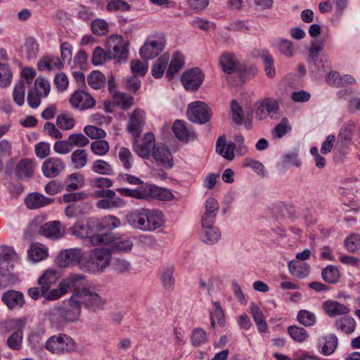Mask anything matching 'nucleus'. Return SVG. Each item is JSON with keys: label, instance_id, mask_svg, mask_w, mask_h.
<instances>
[{"label": "nucleus", "instance_id": "nucleus-22", "mask_svg": "<svg viewBox=\"0 0 360 360\" xmlns=\"http://www.w3.org/2000/svg\"><path fill=\"white\" fill-rule=\"evenodd\" d=\"M35 167L36 165L32 160L24 158L16 165L15 173L20 179L30 178L33 176Z\"/></svg>", "mask_w": 360, "mask_h": 360}, {"label": "nucleus", "instance_id": "nucleus-3", "mask_svg": "<svg viewBox=\"0 0 360 360\" xmlns=\"http://www.w3.org/2000/svg\"><path fill=\"white\" fill-rule=\"evenodd\" d=\"M98 224V219H90L86 224L75 223L70 231L75 237L87 239L91 245L97 246L103 244L108 238V234H94L93 226Z\"/></svg>", "mask_w": 360, "mask_h": 360}, {"label": "nucleus", "instance_id": "nucleus-59", "mask_svg": "<svg viewBox=\"0 0 360 360\" xmlns=\"http://www.w3.org/2000/svg\"><path fill=\"white\" fill-rule=\"evenodd\" d=\"M118 157L125 169H129L133 165V158L131 151L125 148L122 147L118 152Z\"/></svg>", "mask_w": 360, "mask_h": 360}, {"label": "nucleus", "instance_id": "nucleus-34", "mask_svg": "<svg viewBox=\"0 0 360 360\" xmlns=\"http://www.w3.org/2000/svg\"><path fill=\"white\" fill-rule=\"evenodd\" d=\"M223 71L227 74H232L238 68V60L236 56L231 53H224L219 60Z\"/></svg>", "mask_w": 360, "mask_h": 360}, {"label": "nucleus", "instance_id": "nucleus-41", "mask_svg": "<svg viewBox=\"0 0 360 360\" xmlns=\"http://www.w3.org/2000/svg\"><path fill=\"white\" fill-rule=\"evenodd\" d=\"M335 327L346 334H351L355 330L356 322L353 318L345 316L336 320Z\"/></svg>", "mask_w": 360, "mask_h": 360}, {"label": "nucleus", "instance_id": "nucleus-4", "mask_svg": "<svg viewBox=\"0 0 360 360\" xmlns=\"http://www.w3.org/2000/svg\"><path fill=\"white\" fill-rule=\"evenodd\" d=\"M82 305L79 294L74 292L68 300H64L62 305L56 307L55 310L57 311L63 321L75 322L80 316Z\"/></svg>", "mask_w": 360, "mask_h": 360}, {"label": "nucleus", "instance_id": "nucleus-63", "mask_svg": "<svg viewBox=\"0 0 360 360\" xmlns=\"http://www.w3.org/2000/svg\"><path fill=\"white\" fill-rule=\"evenodd\" d=\"M91 31L98 35H104L109 31L108 22L103 19H96L91 22Z\"/></svg>", "mask_w": 360, "mask_h": 360}, {"label": "nucleus", "instance_id": "nucleus-8", "mask_svg": "<svg viewBox=\"0 0 360 360\" xmlns=\"http://www.w3.org/2000/svg\"><path fill=\"white\" fill-rule=\"evenodd\" d=\"M109 59L119 58V62L125 61L128 57V44L121 35L110 36L105 44Z\"/></svg>", "mask_w": 360, "mask_h": 360}, {"label": "nucleus", "instance_id": "nucleus-49", "mask_svg": "<svg viewBox=\"0 0 360 360\" xmlns=\"http://www.w3.org/2000/svg\"><path fill=\"white\" fill-rule=\"evenodd\" d=\"M68 139L72 149L75 147L82 149L89 143L88 138L82 133L71 134L68 136Z\"/></svg>", "mask_w": 360, "mask_h": 360}, {"label": "nucleus", "instance_id": "nucleus-10", "mask_svg": "<svg viewBox=\"0 0 360 360\" xmlns=\"http://www.w3.org/2000/svg\"><path fill=\"white\" fill-rule=\"evenodd\" d=\"M211 115L209 107L202 101L192 102L188 106L187 116L193 122L204 124L210 120Z\"/></svg>", "mask_w": 360, "mask_h": 360}, {"label": "nucleus", "instance_id": "nucleus-26", "mask_svg": "<svg viewBox=\"0 0 360 360\" xmlns=\"http://www.w3.org/2000/svg\"><path fill=\"white\" fill-rule=\"evenodd\" d=\"M63 67L62 61L58 56H45L42 57L37 63L38 70L40 71L57 70H60Z\"/></svg>", "mask_w": 360, "mask_h": 360}, {"label": "nucleus", "instance_id": "nucleus-2", "mask_svg": "<svg viewBox=\"0 0 360 360\" xmlns=\"http://www.w3.org/2000/svg\"><path fill=\"white\" fill-rule=\"evenodd\" d=\"M111 259L112 255L109 249H92L86 252V262L83 263L82 270L90 274L101 273L110 266Z\"/></svg>", "mask_w": 360, "mask_h": 360}, {"label": "nucleus", "instance_id": "nucleus-57", "mask_svg": "<svg viewBox=\"0 0 360 360\" xmlns=\"http://www.w3.org/2000/svg\"><path fill=\"white\" fill-rule=\"evenodd\" d=\"M345 246L349 252H354L360 250V235L352 233L345 240Z\"/></svg>", "mask_w": 360, "mask_h": 360}, {"label": "nucleus", "instance_id": "nucleus-40", "mask_svg": "<svg viewBox=\"0 0 360 360\" xmlns=\"http://www.w3.org/2000/svg\"><path fill=\"white\" fill-rule=\"evenodd\" d=\"M169 60V56L167 53L162 55L155 60L151 70L152 75L155 78L160 79L162 77L168 65Z\"/></svg>", "mask_w": 360, "mask_h": 360}, {"label": "nucleus", "instance_id": "nucleus-5", "mask_svg": "<svg viewBox=\"0 0 360 360\" xmlns=\"http://www.w3.org/2000/svg\"><path fill=\"white\" fill-rule=\"evenodd\" d=\"M76 293L79 294L82 304L91 311L102 310L106 304V300L98 294L95 287H82Z\"/></svg>", "mask_w": 360, "mask_h": 360}, {"label": "nucleus", "instance_id": "nucleus-48", "mask_svg": "<svg viewBox=\"0 0 360 360\" xmlns=\"http://www.w3.org/2000/svg\"><path fill=\"white\" fill-rule=\"evenodd\" d=\"M18 259V255L12 247L2 246L0 248V264L1 268H3L5 262L17 261Z\"/></svg>", "mask_w": 360, "mask_h": 360}, {"label": "nucleus", "instance_id": "nucleus-58", "mask_svg": "<svg viewBox=\"0 0 360 360\" xmlns=\"http://www.w3.org/2000/svg\"><path fill=\"white\" fill-rule=\"evenodd\" d=\"M275 46L278 51L283 55L291 57L294 53V49L291 41L284 39H278L275 41Z\"/></svg>", "mask_w": 360, "mask_h": 360}, {"label": "nucleus", "instance_id": "nucleus-33", "mask_svg": "<svg viewBox=\"0 0 360 360\" xmlns=\"http://www.w3.org/2000/svg\"><path fill=\"white\" fill-rule=\"evenodd\" d=\"M338 343V340L335 335H328L322 339V342L320 341V352L325 356H329L335 352L337 348Z\"/></svg>", "mask_w": 360, "mask_h": 360}, {"label": "nucleus", "instance_id": "nucleus-16", "mask_svg": "<svg viewBox=\"0 0 360 360\" xmlns=\"http://www.w3.org/2000/svg\"><path fill=\"white\" fill-rule=\"evenodd\" d=\"M146 120V113L143 110L136 109L129 117L127 131L135 139H138L142 131Z\"/></svg>", "mask_w": 360, "mask_h": 360}, {"label": "nucleus", "instance_id": "nucleus-23", "mask_svg": "<svg viewBox=\"0 0 360 360\" xmlns=\"http://www.w3.org/2000/svg\"><path fill=\"white\" fill-rule=\"evenodd\" d=\"M49 256V249L43 244L35 243L30 245L27 250L28 259L37 263L46 259Z\"/></svg>", "mask_w": 360, "mask_h": 360}, {"label": "nucleus", "instance_id": "nucleus-11", "mask_svg": "<svg viewBox=\"0 0 360 360\" xmlns=\"http://www.w3.org/2000/svg\"><path fill=\"white\" fill-rule=\"evenodd\" d=\"M165 42L157 36H150L139 51L140 56L145 60L157 56L164 49Z\"/></svg>", "mask_w": 360, "mask_h": 360}, {"label": "nucleus", "instance_id": "nucleus-37", "mask_svg": "<svg viewBox=\"0 0 360 360\" xmlns=\"http://www.w3.org/2000/svg\"><path fill=\"white\" fill-rule=\"evenodd\" d=\"M84 276L81 274H72L68 278L63 279L60 283L65 290L66 293L74 290L75 292L79 291L82 281Z\"/></svg>", "mask_w": 360, "mask_h": 360}, {"label": "nucleus", "instance_id": "nucleus-54", "mask_svg": "<svg viewBox=\"0 0 360 360\" xmlns=\"http://www.w3.org/2000/svg\"><path fill=\"white\" fill-rule=\"evenodd\" d=\"M110 150V145L107 141L98 140L91 143V150L98 156L105 155Z\"/></svg>", "mask_w": 360, "mask_h": 360}, {"label": "nucleus", "instance_id": "nucleus-55", "mask_svg": "<svg viewBox=\"0 0 360 360\" xmlns=\"http://www.w3.org/2000/svg\"><path fill=\"white\" fill-rule=\"evenodd\" d=\"M105 82L103 75L99 71H93L87 77L88 84L94 89H101Z\"/></svg>", "mask_w": 360, "mask_h": 360}, {"label": "nucleus", "instance_id": "nucleus-17", "mask_svg": "<svg viewBox=\"0 0 360 360\" xmlns=\"http://www.w3.org/2000/svg\"><path fill=\"white\" fill-rule=\"evenodd\" d=\"M204 80V75L199 68L186 71L181 77V82L187 90L195 91L199 89Z\"/></svg>", "mask_w": 360, "mask_h": 360}, {"label": "nucleus", "instance_id": "nucleus-14", "mask_svg": "<svg viewBox=\"0 0 360 360\" xmlns=\"http://www.w3.org/2000/svg\"><path fill=\"white\" fill-rule=\"evenodd\" d=\"M65 227L60 221H51L42 224L39 233L47 238L58 240L64 236Z\"/></svg>", "mask_w": 360, "mask_h": 360}, {"label": "nucleus", "instance_id": "nucleus-32", "mask_svg": "<svg viewBox=\"0 0 360 360\" xmlns=\"http://www.w3.org/2000/svg\"><path fill=\"white\" fill-rule=\"evenodd\" d=\"M290 273L297 278H304L307 277L310 271V266L308 264L297 260H292L288 264Z\"/></svg>", "mask_w": 360, "mask_h": 360}, {"label": "nucleus", "instance_id": "nucleus-7", "mask_svg": "<svg viewBox=\"0 0 360 360\" xmlns=\"http://www.w3.org/2000/svg\"><path fill=\"white\" fill-rule=\"evenodd\" d=\"M45 348L51 353L63 354L75 351L77 345L69 335L60 334L50 337L45 343Z\"/></svg>", "mask_w": 360, "mask_h": 360}, {"label": "nucleus", "instance_id": "nucleus-35", "mask_svg": "<svg viewBox=\"0 0 360 360\" xmlns=\"http://www.w3.org/2000/svg\"><path fill=\"white\" fill-rule=\"evenodd\" d=\"M211 326L215 328L217 323L222 326L225 321L224 311L219 302H212V309L210 311Z\"/></svg>", "mask_w": 360, "mask_h": 360}, {"label": "nucleus", "instance_id": "nucleus-46", "mask_svg": "<svg viewBox=\"0 0 360 360\" xmlns=\"http://www.w3.org/2000/svg\"><path fill=\"white\" fill-rule=\"evenodd\" d=\"M57 127L63 130H70L75 125L74 117L68 113H60L56 117Z\"/></svg>", "mask_w": 360, "mask_h": 360}, {"label": "nucleus", "instance_id": "nucleus-19", "mask_svg": "<svg viewBox=\"0 0 360 360\" xmlns=\"http://www.w3.org/2000/svg\"><path fill=\"white\" fill-rule=\"evenodd\" d=\"M2 302L9 309L21 308L25 304L23 294L17 290H8L1 297Z\"/></svg>", "mask_w": 360, "mask_h": 360}, {"label": "nucleus", "instance_id": "nucleus-51", "mask_svg": "<svg viewBox=\"0 0 360 360\" xmlns=\"http://www.w3.org/2000/svg\"><path fill=\"white\" fill-rule=\"evenodd\" d=\"M173 274V266H168L162 269L160 278L165 288L172 289L173 288L175 282Z\"/></svg>", "mask_w": 360, "mask_h": 360}, {"label": "nucleus", "instance_id": "nucleus-28", "mask_svg": "<svg viewBox=\"0 0 360 360\" xmlns=\"http://www.w3.org/2000/svg\"><path fill=\"white\" fill-rule=\"evenodd\" d=\"M235 147L233 143H226V138L221 136L217 141L216 151L226 160H232L234 158Z\"/></svg>", "mask_w": 360, "mask_h": 360}, {"label": "nucleus", "instance_id": "nucleus-6", "mask_svg": "<svg viewBox=\"0 0 360 360\" xmlns=\"http://www.w3.org/2000/svg\"><path fill=\"white\" fill-rule=\"evenodd\" d=\"M86 252L78 248L66 249L61 251L56 259V264L61 268H68L77 265L82 270L84 262H86Z\"/></svg>", "mask_w": 360, "mask_h": 360}, {"label": "nucleus", "instance_id": "nucleus-12", "mask_svg": "<svg viewBox=\"0 0 360 360\" xmlns=\"http://www.w3.org/2000/svg\"><path fill=\"white\" fill-rule=\"evenodd\" d=\"M143 200L155 199L161 201H169L174 198L172 191L167 188L159 187L153 184L143 185Z\"/></svg>", "mask_w": 360, "mask_h": 360}, {"label": "nucleus", "instance_id": "nucleus-62", "mask_svg": "<svg viewBox=\"0 0 360 360\" xmlns=\"http://www.w3.org/2000/svg\"><path fill=\"white\" fill-rule=\"evenodd\" d=\"M25 51L28 58L36 57L39 51V44L33 37H29L26 39L24 45Z\"/></svg>", "mask_w": 360, "mask_h": 360}, {"label": "nucleus", "instance_id": "nucleus-45", "mask_svg": "<svg viewBox=\"0 0 360 360\" xmlns=\"http://www.w3.org/2000/svg\"><path fill=\"white\" fill-rule=\"evenodd\" d=\"M112 96L113 103L123 110L129 109L134 103L133 97L126 94L117 91Z\"/></svg>", "mask_w": 360, "mask_h": 360}, {"label": "nucleus", "instance_id": "nucleus-24", "mask_svg": "<svg viewBox=\"0 0 360 360\" xmlns=\"http://www.w3.org/2000/svg\"><path fill=\"white\" fill-rule=\"evenodd\" d=\"M172 131L175 136L181 141H188L195 137L193 131L187 127L184 122L179 120L173 124Z\"/></svg>", "mask_w": 360, "mask_h": 360}, {"label": "nucleus", "instance_id": "nucleus-9", "mask_svg": "<svg viewBox=\"0 0 360 360\" xmlns=\"http://www.w3.org/2000/svg\"><path fill=\"white\" fill-rule=\"evenodd\" d=\"M255 115L259 120H264L268 117L271 119L278 117L280 110L279 103L274 97H265L257 101Z\"/></svg>", "mask_w": 360, "mask_h": 360}, {"label": "nucleus", "instance_id": "nucleus-64", "mask_svg": "<svg viewBox=\"0 0 360 360\" xmlns=\"http://www.w3.org/2000/svg\"><path fill=\"white\" fill-rule=\"evenodd\" d=\"M148 64L139 60H133L131 62V71L133 75L144 76L148 70Z\"/></svg>", "mask_w": 360, "mask_h": 360}, {"label": "nucleus", "instance_id": "nucleus-43", "mask_svg": "<svg viewBox=\"0 0 360 360\" xmlns=\"http://www.w3.org/2000/svg\"><path fill=\"white\" fill-rule=\"evenodd\" d=\"M288 333L290 337L295 341L299 343L305 342L309 338L307 331L297 326H290L287 329Z\"/></svg>", "mask_w": 360, "mask_h": 360}, {"label": "nucleus", "instance_id": "nucleus-25", "mask_svg": "<svg viewBox=\"0 0 360 360\" xmlns=\"http://www.w3.org/2000/svg\"><path fill=\"white\" fill-rule=\"evenodd\" d=\"M105 243H109L113 250L118 252H127L131 251L133 247V242L129 237H119L110 239V236L108 235L107 240L103 244Z\"/></svg>", "mask_w": 360, "mask_h": 360}, {"label": "nucleus", "instance_id": "nucleus-39", "mask_svg": "<svg viewBox=\"0 0 360 360\" xmlns=\"http://www.w3.org/2000/svg\"><path fill=\"white\" fill-rule=\"evenodd\" d=\"M88 161L87 152L84 149H77L70 155V162L76 169L85 167Z\"/></svg>", "mask_w": 360, "mask_h": 360}, {"label": "nucleus", "instance_id": "nucleus-29", "mask_svg": "<svg viewBox=\"0 0 360 360\" xmlns=\"http://www.w3.org/2000/svg\"><path fill=\"white\" fill-rule=\"evenodd\" d=\"M65 190L72 192L84 187L85 184L84 176L80 172H74L69 174L65 181Z\"/></svg>", "mask_w": 360, "mask_h": 360}, {"label": "nucleus", "instance_id": "nucleus-27", "mask_svg": "<svg viewBox=\"0 0 360 360\" xmlns=\"http://www.w3.org/2000/svg\"><path fill=\"white\" fill-rule=\"evenodd\" d=\"M53 199L46 198L39 193H31L25 200L26 206L30 209H38L51 204Z\"/></svg>", "mask_w": 360, "mask_h": 360}, {"label": "nucleus", "instance_id": "nucleus-44", "mask_svg": "<svg viewBox=\"0 0 360 360\" xmlns=\"http://www.w3.org/2000/svg\"><path fill=\"white\" fill-rule=\"evenodd\" d=\"M91 170L94 173L102 175H112L114 169L112 165L106 161L99 159L93 162Z\"/></svg>", "mask_w": 360, "mask_h": 360}, {"label": "nucleus", "instance_id": "nucleus-15", "mask_svg": "<svg viewBox=\"0 0 360 360\" xmlns=\"http://www.w3.org/2000/svg\"><path fill=\"white\" fill-rule=\"evenodd\" d=\"M155 139L152 133H146L141 141H136L134 144V151L143 158H148L156 148Z\"/></svg>", "mask_w": 360, "mask_h": 360}, {"label": "nucleus", "instance_id": "nucleus-1", "mask_svg": "<svg viewBox=\"0 0 360 360\" xmlns=\"http://www.w3.org/2000/svg\"><path fill=\"white\" fill-rule=\"evenodd\" d=\"M125 223L135 230L154 232L164 226L165 218L160 210L139 207L126 214Z\"/></svg>", "mask_w": 360, "mask_h": 360}, {"label": "nucleus", "instance_id": "nucleus-42", "mask_svg": "<svg viewBox=\"0 0 360 360\" xmlns=\"http://www.w3.org/2000/svg\"><path fill=\"white\" fill-rule=\"evenodd\" d=\"M57 280L56 271L53 269H47L38 279V284L44 290H48Z\"/></svg>", "mask_w": 360, "mask_h": 360}, {"label": "nucleus", "instance_id": "nucleus-56", "mask_svg": "<svg viewBox=\"0 0 360 360\" xmlns=\"http://www.w3.org/2000/svg\"><path fill=\"white\" fill-rule=\"evenodd\" d=\"M208 340L207 333L200 328L193 330L191 335V343L195 347H200Z\"/></svg>", "mask_w": 360, "mask_h": 360}, {"label": "nucleus", "instance_id": "nucleus-52", "mask_svg": "<svg viewBox=\"0 0 360 360\" xmlns=\"http://www.w3.org/2000/svg\"><path fill=\"white\" fill-rule=\"evenodd\" d=\"M25 82L21 79L15 84L13 89V100L20 106L22 105L25 101Z\"/></svg>", "mask_w": 360, "mask_h": 360}, {"label": "nucleus", "instance_id": "nucleus-20", "mask_svg": "<svg viewBox=\"0 0 360 360\" xmlns=\"http://www.w3.org/2000/svg\"><path fill=\"white\" fill-rule=\"evenodd\" d=\"M153 157L155 162L165 168L173 166V158L170 150L164 145L157 146L153 150Z\"/></svg>", "mask_w": 360, "mask_h": 360}, {"label": "nucleus", "instance_id": "nucleus-13", "mask_svg": "<svg viewBox=\"0 0 360 360\" xmlns=\"http://www.w3.org/2000/svg\"><path fill=\"white\" fill-rule=\"evenodd\" d=\"M70 103L74 108L85 110L94 107L96 101L89 93L82 90H77L70 96Z\"/></svg>", "mask_w": 360, "mask_h": 360}, {"label": "nucleus", "instance_id": "nucleus-31", "mask_svg": "<svg viewBox=\"0 0 360 360\" xmlns=\"http://www.w3.org/2000/svg\"><path fill=\"white\" fill-rule=\"evenodd\" d=\"M184 65V57L183 54L179 51L175 52L166 71V77L168 79H172L174 75L183 68Z\"/></svg>", "mask_w": 360, "mask_h": 360}, {"label": "nucleus", "instance_id": "nucleus-30", "mask_svg": "<svg viewBox=\"0 0 360 360\" xmlns=\"http://www.w3.org/2000/svg\"><path fill=\"white\" fill-rule=\"evenodd\" d=\"M201 238L203 243L207 245H214L221 238V231L215 226L202 228Z\"/></svg>", "mask_w": 360, "mask_h": 360}, {"label": "nucleus", "instance_id": "nucleus-61", "mask_svg": "<svg viewBox=\"0 0 360 360\" xmlns=\"http://www.w3.org/2000/svg\"><path fill=\"white\" fill-rule=\"evenodd\" d=\"M129 9V4L124 0H111L106 5V10L109 12H122Z\"/></svg>", "mask_w": 360, "mask_h": 360}, {"label": "nucleus", "instance_id": "nucleus-38", "mask_svg": "<svg viewBox=\"0 0 360 360\" xmlns=\"http://www.w3.org/2000/svg\"><path fill=\"white\" fill-rule=\"evenodd\" d=\"M26 323L27 319L25 318L9 319L1 323V328L6 333L18 331L22 333Z\"/></svg>", "mask_w": 360, "mask_h": 360}, {"label": "nucleus", "instance_id": "nucleus-36", "mask_svg": "<svg viewBox=\"0 0 360 360\" xmlns=\"http://www.w3.org/2000/svg\"><path fill=\"white\" fill-rule=\"evenodd\" d=\"M125 204L124 200L121 198L116 196L115 194L113 197L99 200L96 202V207L103 210H112L114 208L124 207Z\"/></svg>", "mask_w": 360, "mask_h": 360}, {"label": "nucleus", "instance_id": "nucleus-47", "mask_svg": "<svg viewBox=\"0 0 360 360\" xmlns=\"http://www.w3.org/2000/svg\"><path fill=\"white\" fill-rule=\"evenodd\" d=\"M32 90L39 96L45 98L48 96L50 93V83L44 77H38L34 81V86Z\"/></svg>", "mask_w": 360, "mask_h": 360}, {"label": "nucleus", "instance_id": "nucleus-50", "mask_svg": "<svg viewBox=\"0 0 360 360\" xmlns=\"http://www.w3.org/2000/svg\"><path fill=\"white\" fill-rule=\"evenodd\" d=\"M298 322L304 326H312L316 324V315L307 310H300L297 315Z\"/></svg>", "mask_w": 360, "mask_h": 360}, {"label": "nucleus", "instance_id": "nucleus-18", "mask_svg": "<svg viewBox=\"0 0 360 360\" xmlns=\"http://www.w3.org/2000/svg\"><path fill=\"white\" fill-rule=\"evenodd\" d=\"M65 169V164L60 158H49L43 162L41 171L49 178H53L61 173Z\"/></svg>", "mask_w": 360, "mask_h": 360}, {"label": "nucleus", "instance_id": "nucleus-21", "mask_svg": "<svg viewBox=\"0 0 360 360\" xmlns=\"http://www.w3.org/2000/svg\"><path fill=\"white\" fill-rule=\"evenodd\" d=\"M323 309L325 313L330 317L345 315L349 312L348 306L332 300L324 302L323 303Z\"/></svg>", "mask_w": 360, "mask_h": 360}, {"label": "nucleus", "instance_id": "nucleus-53", "mask_svg": "<svg viewBox=\"0 0 360 360\" xmlns=\"http://www.w3.org/2000/svg\"><path fill=\"white\" fill-rule=\"evenodd\" d=\"M321 274L323 279L329 283H336L340 277L338 268L332 265H329L324 268Z\"/></svg>", "mask_w": 360, "mask_h": 360}, {"label": "nucleus", "instance_id": "nucleus-60", "mask_svg": "<svg viewBox=\"0 0 360 360\" xmlns=\"http://www.w3.org/2000/svg\"><path fill=\"white\" fill-rule=\"evenodd\" d=\"M12 80V72L8 65L0 63V86L7 87Z\"/></svg>", "mask_w": 360, "mask_h": 360}]
</instances>
